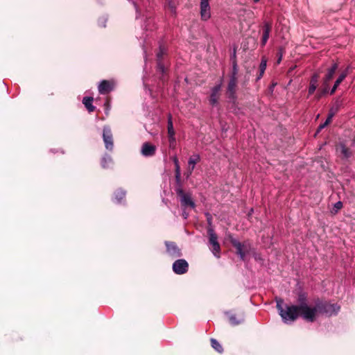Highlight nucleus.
<instances>
[{
  "label": "nucleus",
  "mask_w": 355,
  "mask_h": 355,
  "mask_svg": "<svg viewBox=\"0 0 355 355\" xmlns=\"http://www.w3.org/2000/svg\"><path fill=\"white\" fill-rule=\"evenodd\" d=\"M277 85V83H272L270 87H269V91L272 93L273 91H274V88Z\"/></svg>",
  "instance_id": "45"
},
{
  "label": "nucleus",
  "mask_w": 355,
  "mask_h": 355,
  "mask_svg": "<svg viewBox=\"0 0 355 355\" xmlns=\"http://www.w3.org/2000/svg\"><path fill=\"white\" fill-rule=\"evenodd\" d=\"M166 253L171 257H180L182 254L181 250L178 248L177 244L173 241H165Z\"/></svg>",
  "instance_id": "9"
},
{
  "label": "nucleus",
  "mask_w": 355,
  "mask_h": 355,
  "mask_svg": "<svg viewBox=\"0 0 355 355\" xmlns=\"http://www.w3.org/2000/svg\"><path fill=\"white\" fill-rule=\"evenodd\" d=\"M174 190L177 196L184 192L183 190V183L181 178V173L175 174Z\"/></svg>",
  "instance_id": "17"
},
{
  "label": "nucleus",
  "mask_w": 355,
  "mask_h": 355,
  "mask_svg": "<svg viewBox=\"0 0 355 355\" xmlns=\"http://www.w3.org/2000/svg\"><path fill=\"white\" fill-rule=\"evenodd\" d=\"M331 120H330L329 119H327L326 121H324L325 125H328L331 122Z\"/></svg>",
  "instance_id": "48"
},
{
  "label": "nucleus",
  "mask_w": 355,
  "mask_h": 355,
  "mask_svg": "<svg viewBox=\"0 0 355 355\" xmlns=\"http://www.w3.org/2000/svg\"><path fill=\"white\" fill-rule=\"evenodd\" d=\"M297 302L298 303L297 308L299 309L300 316L306 322L309 318H312L314 309L308 304L307 293L302 290L298 292Z\"/></svg>",
  "instance_id": "3"
},
{
  "label": "nucleus",
  "mask_w": 355,
  "mask_h": 355,
  "mask_svg": "<svg viewBox=\"0 0 355 355\" xmlns=\"http://www.w3.org/2000/svg\"><path fill=\"white\" fill-rule=\"evenodd\" d=\"M157 148L154 144L144 142L141 148V154L146 157H153L155 155Z\"/></svg>",
  "instance_id": "14"
},
{
  "label": "nucleus",
  "mask_w": 355,
  "mask_h": 355,
  "mask_svg": "<svg viewBox=\"0 0 355 355\" xmlns=\"http://www.w3.org/2000/svg\"><path fill=\"white\" fill-rule=\"evenodd\" d=\"M237 79L229 78V81L226 88V95L227 98H228V102L234 105H236L237 101Z\"/></svg>",
  "instance_id": "4"
},
{
  "label": "nucleus",
  "mask_w": 355,
  "mask_h": 355,
  "mask_svg": "<svg viewBox=\"0 0 355 355\" xmlns=\"http://www.w3.org/2000/svg\"><path fill=\"white\" fill-rule=\"evenodd\" d=\"M341 153L345 158H349L352 155V153L346 148L345 145L342 144L340 145Z\"/></svg>",
  "instance_id": "30"
},
{
  "label": "nucleus",
  "mask_w": 355,
  "mask_h": 355,
  "mask_svg": "<svg viewBox=\"0 0 355 355\" xmlns=\"http://www.w3.org/2000/svg\"><path fill=\"white\" fill-rule=\"evenodd\" d=\"M351 146H355V135H354L353 139H352Z\"/></svg>",
  "instance_id": "46"
},
{
  "label": "nucleus",
  "mask_w": 355,
  "mask_h": 355,
  "mask_svg": "<svg viewBox=\"0 0 355 355\" xmlns=\"http://www.w3.org/2000/svg\"><path fill=\"white\" fill-rule=\"evenodd\" d=\"M284 51V49L282 47H280L278 49V53H277V55H278L277 63L278 64H279L280 62L282 61Z\"/></svg>",
  "instance_id": "38"
},
{
  "label": "nucleus",
  "mask_w": 355,
  "mask_h": 355,
  "mask_svg": "<svg viewBox=\"0 0 355 355\" xmlns=\"http://www.w3.org/2000/svg\"><path fill=\"white\" fill-rule=\"evenodd\" d=\"M347 76V69L345 70L339 75V76L335 81L334 85L330 91V94H333L336 92V90L338 88V87L339 86V85L343 81V80L346 78Z\"/></svg>",
  "instance_id": "19"
},
{
  "label": "nucleus",
  "mask_w": 355,
  "mask_h": 355,
  "mask_svg": "<svg viewBox=\"0 0 355 355\" xmlns=\"http://www.w3.org/2000/svg\"><path fill=\"white\" fill-rule=\"evenodd\" d=\"M193 171L190 169V171L186 175V178H189Z\"/></svg>",
  "instance_id": "47"
},
{
  "label": "nucleus",
  "mask_w": 355,
  "mask_h": 355,
  "mask_svg": "<svg viewBox=\"0 0 355 355\" xmlns=\"http://www.w3.org/2000/svg\"><path fill=\"white\" fill-rule=\"evenodd\" d=\"M221 87H222V81H220V83H218V84L214 85L211 89V93H210L209 101V104L212 107H215L218 105V99L219 92L221 89Z\"/></svg>",
  "instance_id": "10"
},
{
  "label": "nucleus",
  "mask_w": 355,
  "mask_h": 355,
  "mask_svg": "<svg viewBox=\"0 0 355 355\" xmlns=\"http://www.w3.org/2000/svg\"><path fill=\"white\" fill-rule=\"evenodd\" d=\"M263 35L261 42L262 46H265L270 37V33L271 31V24L268 21H264L263 25Z\"/></svg>",
  "instance_id": "16"
},
{
  "label": "nucleus",
  "mask_w": 355,
  "mask_h": 355,
  "mask_svg": "<svg viewBox=\"0 0 355 355\" xmlns=\"http://www.w3.org/2000/svg\"><path fill=\"white\" fill-rule=\"evenodd\" d=\"M172 160L175 165V174L181 173L180 163L178 157L176 155L173 156L172 157Z\"/></svg>",
  "instance_id": "29"
},
{
  "label": "nucleus",
  "mask_w": 355,
  "mask_h": 355,
  "mask_svg": "<svg viewBox=\"0 0 355 355\" xmlns=\"http://www.w3.org/2000/svg\"><path fill=\"white\" fill-rule=\"evenodd\" d=\"M327 125H325V123L324 122L323 123L320 124L317 130H316V132L315 134H318L323 128H324Z\"/></svg>",
  "instance_id": "42"
},
{
  "label": "nucleus",
  "mask_w": 355,
  "mask_h": 355,
  "mask_svg": "<svg viewBox=\"0 0 355 355\" xmlns=\"http://www.w3.org/2000/svg\"><path fill=\"white\" fill-rule=\"evenodd\" d=\"M182 208L186 209L187 207L194 209L196 203L191 198V194L189 192H184L182 194L178 195Z\"/></svg>",
  "instance_id": "8"
},
{
  "label": "nucleus",
  "mask_w": 355,
  "mask_h": 355,
  "mask_svg": "<svg viewBox=\"0 0 355 355\" xmlns=\"http://www.w3.org/2000/svg\"><path fill=\"white\" fill-rule=\"evenodd\" d=\"M113 89H114V84H113V83H112L109 80H103L98 84V92L101 94H108L110 92H112Z\"/></svg>",
  "instance_id": "15"
},
{
  "label": "nucleus",
  "mask_w": 355,
  "mask_h": 355,
  "mask_svg": "<svg viewBox=\"0 0 355 355\" xmlns=\"http://www.w3.org/2000/svg\"><path fill=\"white\" fill-rule=\"evenodd\" d=\"M316 88H317V86L309 84V89H308L309 96L312 95L314 93V92L315 91Z\"/></svg>",
  "instance_id": "39"
},
{
  "label": "nucleus",
  "mask_w": 355,
  "mask_h": 355,
  "mask_svg": "<svg viewBox=\"0 0 355 355\" xmlns=\"http://www.w3.org/2000/svg\"><path fill=\"white\" fill-rule=\"evenodd\" d=\"M172 269L174 273L177 275H183L187 272L189 270V263L187 260L184 259H178L173 262Z\"/></svg>",
  "instance_id": "6"
},
{
  "label": "nucleus",
  "mask_w": 355,
  "mask_h": 355,
  "mask_svg": "<svg viewBox=\"0 0 355 355\" xmlns=\"http://www.w3.org/2000/svg\"><path fill=\"white\" fill-rule=\"evenodd\" d=\"M207 234L209 235V243L211 245V248H210V250L214 257L219 258L220 256V247L218 242V236L214 229L207 230Z\"/></svg>",
  "instance_id": "5"
},
{
  "label": "nucleus",
  "mask_w": 355,
  "mask_h": 355,
  "mask_svg": "<svg viewBox=\"0 0 355 355\" xmlns=\"http://www.w3.org/2000/svg\"><path fill=\"white\" fill-rule=\"evenodd\" d=\"M318 78L319 74L318 73H314L311 78L310 85L318 86Z\"/></svg>",
  "instance_id": "33"
},
{
  "label": "nucleus",
  "mask_w": 355,
  "mask_h": 355,
  "mask_svg": "<svg viewBox=\"0 0 355 355\" xmlns=\"http://www.w3.org/2000/svg\"><path fill=\"white\" fill-rule=\"evenodd\" d=\"M167 132L168 137H175V132L173 128L172 115L170 113L167 116Z\"/></svg>",
  "instance_id": "21"
},
{
  "label": "nucleus",
  "mask_w": 355,
  "mask_h": 355,
  "mask_svg": "<svg viewBox=\"0 0 355 355\" xmlns=\"http://www.w3.org/2000/svg\"><path fill=\"white\" fill-rule=\"evenodd\" d=\"M93 101L94 98L92 96H85L83 99V103L89 112H92L96 109V107L92 105Z\"/></svg>",
  "instance_id": "20"
},
{
  "label": "nucleus",
  "mask_w": 355,
  "mask_h": 355,
  "mask_svg": "<svg viewBox=\"0 0 355 355\" xmlns=\"http://www.w3.org/2000/svg\"><path fill=\"white\" fill-rule=\"evenodd\" d=\"M112 162V159L110 155H105V156L103 157V158L101 159V166L103 168H108L109 166V164Z\"/></svg>",
  "instance_id": "26"
},
{
  "label": "nucleus",
  "mask_w": 355,
  "mask_h": 355,
  "mask_svg": "<svg viewBox=\"0 0 355 355\" xmlns=\"http://www.w3.org/2000/svg\"><path fill=\"white\" fill-rule=\"evenodd\" d=\"M239 73V66L238 63L232 64V71L230 75V78L231 79H237V76Z\"/></svg>",
  "instance_id": "27"
},
{
  "label": "nucleus",
  "mask_w": 355,
  "mask_h": 355,
  "mask_svg": "<svg viewBox=\"0 0 355 355\" xmlns=\"http://www.w3.org/2000/svg\"><path fill=\"white\" fill-rule=\"evenodd\" d=\"M276 307L284 323L291 324L294 322L299 315H300L297 305H286V309H284L282 307V304L284 302L282 299H276Z\"/></svg>",
  "instance_id": "2"
},
{
  "label": "nucleus",
  "mask_w": 355,
  "mask_h": 355,
  "mask_svg": "<svg viewBox=\"0 0 355 355\" xmlns=\"http://www.w3.org/2000/svg\"><path fill=\"white\" fill-rule=\"evenodd\" d=\"M200 159V156L199 154H194L189 159L188 164L191 171L194 169L196 163L199 162Z\"/></svg>",
  "instance_id": "25"
},
{
  "label": "nucleus",
  "mask_w": 355,
  "mask_h": 355,
  "mask_svg": "<svg viewBox=\"0 0 355 355\" xmlns=\"http://www.w3.org/2000/svg\"><path fill=\"white\" fill-rule=\"evenodd\" d=\"M126 191L122 189H119L115 193H114V200L116 203H121L122 200H123L125 197Z\"/></svg>",
  "instance_id": "22"
},
{
  "label": "nucleus",
  "mask_w": 355,
  "mask_h": 355,
  "mask_svg": "<svg viewBox=\"0 0 355 355\" xmlns=\"http://www.w3.org/2000/svg\"><path fill=\"white\" fill-rule=\"evenodd\" d=\"M166 50L165 47L159 42V51L156 54L157 60H162L163 55L166 53Z\"/></svg>",
  "instance_id": "28"
},
{
  "label": "nucleus",
  "mask_w": 355,
  "mask_h": 355,
  "mask_svg": "<svg viewBox=\"0 0 355 355\" xmlns=\"http://www.w3.org/2000/svg\"><path fill=\"white\" fill-rule=\"evenodd\" d=\"M157 71L162 74L165 73V67L162 60H157Z\"/></svg>",
  "instance_id": "32"
},
{
  "label": "nucleus",
  "mask_w": 355,
  "mask_h": 355,
  "mask_svg": "<svg viewBox=\"0 0 355 355\" xmlns=\"http://www.w3.org/2000/svg\"><path fill=\"white\" fill-rule=\"evenodd\" d=\"M259 0H254V3H257V2H259Z\"/></svg>",
  "instance_id": "50"
},
{
  "label": "nucleus",
  "mask_w": 355,
  "mask_h": 355,
  "mask_svg": "<svg viewBox=\"0 0 355 355\" xmlns=\"http://www.w3.org/2000/svg\"><path fill=\"white\" fill-rule=\"evenodd\" d=\"M252 212H253V209L252 208V209H250V211L249 214H251Z\"/></svg>",
  "instance_id": "49"
},
{
  "label": "nucleus",
  "mask_w": 355,
  "mask_h": 355,
  "mask_svg": "<svg viewBox=\"0 0 355 355\" xmlns=\"http://www.w3.org/2000/svg\"><path fill=\"white\" fill-rule=\"evenodd\" d=\"M338 65L337 63H334L331 67L327 70V72L324 78V83L327 84L333 78Z\"/></svg>",
  "instance_id": "18"
},
{
  "label": "nucleus",
  "mask_w": 355,
  "mask_h": 355,
  "mask_svg": "<svg viewBox=\"0 0 355 355\" xmlns=\"http://www.w3.org/2000/svg\"><path fill=\"white\" fill-rule=\"evenodd\" d=\"M327 92L326 89H324L322 92V94H325Z\"/></svg>",
  "instance_id": "51"
},
{
  "label": "nucleus",
  "mask_w": 355,
  "mask_h": 355,
  "mask_svg": "<svg viewBox=\"0 0 355 355\" xmlns=\"http://www.w3.org/2000/svg\"><path fill=\"white\" fill-rule=\"evenodd\" d=\"M167 6L169 8L171 12L173 15H176V6H175L173 1H167Z\"/></svg>",
  "instance_id": "35"
},
{
  "label": "nucleus",
  "mask_w": 355,
  "mask_h": 355,
  "mask_svg": "<svg viewBox=\"0 0 355 355\" xmlns=\"http://www.w3.org/2000/svg\"><path fill=\"white\" fill-rule=\"evenodd\" d=\"M232 105L233 112L234 114H239V113L241 112V110L240 107H238L237 103L236 104V105H234L232 104Z\"/></svg>",
  "instance_id": "41"
},
{
  "label": "nucleus",
  "mask_w": 355,
  "mask_h": 355,
  "mask_svg": "<svg viewBox=\"0 0 355 355\" xmlns=\"http://www.w3.org/2000/svg\"><path fill=\"white\" fill-rule=\"evenodd\" d=\"M209 0H200V17L202 21H207L211 17Z\"/></svg>",
  "instance_id": "11"
},
{
  "label": "nucleus",
  "mask_w": 355,
  "mask_h": 355,
  "mask_svg": "<svg viewBox=\"0 0 355 355\" xmlns=\"http://www.w3.org/2000/svg\"><path fill=\"white\" fill-rule=\"evenodd\" d=\"M230 242L236 249V254L241 260H244L245 257V252L243 251V245L232 234L228 236Z\"/></svg>",
  "instance_id": "13"
},
{
  "label": "nucleus",
  "mask_w": 355,
  "mask_h": 355,
  "mask_svg": "<svg viewBox=\"0 0 355 355\" xmlns=\"http://www.w3.org/2000/svg\"><path fill=\"white\" fill-rule=\"evenodd\" d=\"M182 215L184 219H187V218L189 217V213H187L184 209H182Z\"/></svg>",
  "instance_id": "44"
},
{
  "label": "nucleus",
  "mask_w": 355,
  "mask_h": 355,
  "mask_svg": "<svg viewBox=\"0 0 355 355\" xmlns=\"http://www.w3.org/2000/svg\"><path fill=\"white\" fill-rule=\"evenodd\" d=\"M230 60H231L232 64L237 63L236 50L235 48L234 49L233 52L230 55Z\"/></svg>",
  "instance_id": "36"
},
{
  "label": "nucleus",
  "mask_w": 355,
  "mask_h": 355,
  "mask_svg": "<svg viewBox=\"0 0 355 355\" xmlns=\"http://www.w3.org/2000/svg\"><path fill=\"white\" fill-rule=\"evenodd\" d=\"M334 114H335V112L333 111L332 109H331L329 111V113L328 114L327 119H329L330 120H331V119L333 118Z\"/></svg>",
  "instance_id": "43"
},
{
  "label": "nucleus",
  "mask_w": 355,
  "mask_h": 355,
  "mask_svg": "<svg viewBox=\"0 0 355 355\" xmlns=\"http://www.w3.org/2000/svg\"><path fill=\"white\" fill-rule=\"evenodd\" d=\"M225 315L228 318L229 322L232 326L240 324L243 323L245 320V315L243 313H241L239 315H236L231 311H227L225 312Z\"/></svg>",
  "instance_id": "12"
},
{
  "label": "nucleus",
  "mask_w": 355,
  "mask_h": 355,
  "mask_svg": "<svg viewBox=\"0 0 355 355\" xmlns=\"http://www.w3.org/2000/svg\"><path fill=\"white\" fill-rule=\"evenodd\" d=\"M107 19L105 17H103L98 20V25L101 27L105 28L106 26V22Z\"/></svg>",
  "instance_id": "40"
},
{
  "label": "nucleus",
  "mask_w": 355,
  "mask_h": 355,
  "mask_svg": "<svg viewBox=\"0 0 355 355\" xmlns=\"http://www.w3.org/2000/svg\"><path fill=\"white\" fill-rule=\"evenodd\" d=\"M343 207V202L341 201H338L334 205V209L335 213H337L340 209Z\"/></svg>",
  "instance_id": "37"
},
{
  "label": "nucleus",
  "mask_w": 355,
  "mask_h": 355,
  "mask_svg": "<svg viewBox=\"0 0 355 355\" xmlns=\"http://www.w3.org/2000/svg\"><path fill=\"white\" fill-rule=\"evenodd\" d=\"M267 66V60L265 58H262L261 63L259 64V74L257 76L256 80H259L262 77L266 71Z\"/></svg>",
  "instance_id": "23"
},
{
  "label": "nucleus",
  "mask_w": 355,
  "mask_h": 355,
  "mask_svg": "<svg viewBox=\"0 0 355 355\" xmlns=\"http://www.w3.org/2000/svg\"><path fill=\"white\" fill-rule=\"evenodd\" d=\"M102 137L105 146V148L110 151L114 148L113 136L110 128L105 125L103 128Z\"/></svg>",
  "instance_id": "7"
},
{
  "label": "nucleus",
  "mask_w": 355,
  "mask_h": 355,
  "mask_svg": "<svg viewBox=\"0 0 355 355\" xmlns=\"http://www.w3.org/2000/svg\"><path fill=\"white\" fill-rule=\"evenodd\" d=\"M210 342L211 347L214 349L216 352H217L219 354H222L223 352V346L216 339L211 338Z\"/></svg>",
  "instance_id": "24"
},
{
  "label": "nucleus",
  "mask_w": 355,
  "mask_h": 355,
  "mask_svg": "<svg viewBox=\"0 0 355 355\" xmlns=\"http://www.w3.org/2000/svg\"><path fill=\"white\" fill-rule=\"evenodd\" d=\"M205 215L206 216L207 222V225H208L207 230L214 229V227H213V225H212V216H211V214L210 213H209V212H205Z\"/></svg>",
  "instance_id": "31"
},
{
  "label": "nucleus",
  "mask_w": 355,
  "mask_h": 355,
  "mask_svg": "<svg viewBox=\"0 0 355 355\" xmlns=\"http://www.w3.org/2000/svg\"><path fill=\"white\" fill-rule=\"evenodd\" d=\"M169 148L175 150L176 148V139L175 137H168Z\"/></svg>",
  "instance_id": "34"
},
{
  "label": "nucleus",
  "mask_w": 355,
  "mask_h": 355,
  "mask_svg": "<svg viewBox=\"0 0 355 355\" xmlns=\"http://www.w3.org/2000/svg\"><path fill=\"white\" fill-rule=\"evenodd\" d=\"M313 309L315 310L309 322H314L317 315L328 318L337 315L340 311V306L337 303H331L330 301L317 298L314 300Z\"/></svg>",
  "instance_id": "1"
}]
</instances>
